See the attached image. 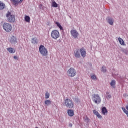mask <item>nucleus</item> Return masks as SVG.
Listing matches in <instances>:
<instances>
[{
	"instance_id": "31",
	"label": "nucleus",
	"mask_w": 128,
	"mask_h": 128,
	"mask_svg": "<svg viewBox=\"0 0 128 128\" xmlns=\"http://www.w3.org/2000/svg\"><path fill=\"white\" fill-rule=\"evenodd\" d=\"M42 4H40V5L39 6L40 8H42Z\"/></svg>"
},
{
	"instance_id": "21",
	"label": "nucleus",
	"mask_w": 128,
	"mask_h": 128,
	"mask_svg": "<svg viewBox=\"0 0 128 128\" xmlns=\"http://www.w3.org/2000/svg\"><path fill=\"white\" fill-rule=\"evenodd\" d=\"M52 6L54 8H58V4L54 0H52Z\"/></svg>"
},
{
	"instance_id": "30",
	"label": "nucleus",
	"mask_w": 128,
	"mask_h": 128,
	"mask_svg": "<svg viewBox=\"0 0 128 128\" xmlns=\"http://www.w3.org/2000/svg\"><path fill=\"white\" fill-rule=\"evenodd\" d=\"M46 98H50V93L48 92H46L45 94Z\"/></svg>"
},
{
	"instance_id": "7",
	"label": "nucleus",
	"mask_w": 128,
	"mask_h": 128,
	"mask_svg": "<svg viewBox=\"0 0 128 128\" xmlns=\"http://www.w3.org/2000/svg\"><path fill=\"white\" fill-rule=\"evenodd\" d=\"M3 28L6 32H10L12 30V25L8 23H4L2 25Z\"/></svg>"
},
{
	"instance_id": "22",
	"label": "nucleus",
	"mask_w": 128,
	"mask_h": 128,
	"mask_svg": "<svg viewBox=\"0 0 128 128\" xmlns=\"http://www.w3.org/2000/svg\"><path fill=\"white\" fill-rule=\"evenodd\" d=\"M74 56L76 58H80V52L78 50H76V52L74 53Z\"/></svg>"
},
{
	"instance_id": "2",
	"label": "nucleus",
	"mask_w": 128,
	"mask_h": 128,
	"mask_svg": "<svg viewBox=\"0 0 128 128\" xmlns=\"http://www.w3.org/2000/svg\"><path fill=\"white\" fill-rule=\"evenodd\" d=\"M92 100L94 104H100V102H102V100L98 94H93L92 95Z\"/></svg>"
},
{
	"instance_id": "24",
	"label": "nucleus",
	"mask_w": 128,
	"mask_h": 128,
	"mask_svg": "<svg viewBox=\"0 0 128 128\" xmlns=\"http://www.w3.org/2000/svg\"><path fill=\"white\" fill-rule=\"evenodd\" d=\"M110 84L111 86H113V88H114V86H116V80H112L110 83Z\"/></svg>"
},
{
	"instance_id": "11",
	"label": "nucleus",
	"mask_w": 128,
	"mask_h": 128,
	"mask_svg": "<svg viewBox=\"0 0 128 128\" xmlns=\"http://www.w3.org/2000/svg\"><path fill=\"white\" fill-rule=\"evenodd\" d=\"M68 114L69 116H74V110L70 109L68 110Z\"/></svg>"
},
{
	"instance_id": "9",
	"label": "nucleus",
	"mask_w": 128,
	"mask_h": 128,
	"mask_svg": "<svg viewBox=\"0 0 128 128\" xmlns=\"http://www.w3.org/2000/svg\"><path fill=\"white\" fill-rule=\"evenodd\" d=\"M106 20L109 24H110V26H114V20L112 18L108 17L106 18Z\"/></svg>"
},
{
	"instance_id": "19",
	"label": "nucleus",
	"mask_w": 128,
	"mask_h": 128,
	"mask_svg": "<svg viewBox=\"0 0 128 128\" xmlns=\"http://www.w3.org/2000/svg\"><path fill=\"white\" fill-rule=\"evenodd\" d=\"M32 42L34 44H38V39L36 38H32Z\"/></svg>"
},
{
	"instance_id": "16",
	"label": "nucleus",
	"mask_w": 128,
	"mask_h": 128,
	"mask_svg": "<svg viewBox=\"0 0 128 128\" xmlns=\"http://www.w3.org/2000/svg\"><path fill=\"white\" fill-rule=\"evenodd\" d=\"M102 114H108V110H106V107H103L102 108Z\"/></svg>"
},
{
	"instance_id": "23",
	"label": "nucleus",
	"mask_w": 128,
	"mask_h": 128,
	"mask_svg": "<svg viewBox=\"0 0 128 128\" xmlns=\"http://www.w3.org/2000/svg\"><path fill=\"white\" fill-rule=\"evenodd\" d=\"M56 24L57 26H58V28H60V30H63L62 26V25H60V22H56Z\"/></svg>"
},
{
	"instance_id": "36",
	"label": "nucleus",
	"mask_w": 128,
	"mask_h": 128,
	"mask_svg": "<svg viewBox=\"0 0 128 128\" xmlns=\"http://www.w3.org/2000/svg\"><path fill=\"white\" fill-rule=\"evenodd\" d=\"M38 128V127H36V128Z\"/></svg>"
},
{
	"instance_id": "26",
	"label": "nucleus",
	"mask_w": 128,
	"mask_h": 128,
	"mask_svg": "<svg viewBox=\"0 0 128 128\" xmlns=\"http://www.w3.org/2000/svg\"><path fill=\"white\" fill-rule=\"evenodd\" d=\"M122 110L124 112V114H126V116H128V111L126 110V108H124V107H122Z\"/></svg>"
},
{
	"instance_id": "33",
	"label": "nucleus",
	"mask_w": 128,
	"mask_h": 128,
	"mask_svg": "<svg viewBox=\"0 0 128 128\" xmlns=\"http://www.w3.org/2000/svg\"><path fill=\"white\" fill-rule=\"evenodd\" d=\"M126 109L128 110V104L126 106Z\"/></svg>"
},
{
	"instance_id": "34",
	"label": "nucleus",
	"mask_w": 128,
	"mask_h": 128,
	"mask_svg": "<svg viewBox=\"0 0 128 128\" xmlns=\"http://www.w3.org/2000/svg\"><path fill=\"white\" fill-rule=\"evenodd\" d=\"M22 0H20L19 2H22Z\"/></svg>"
},
{
	"instance_id": "6",
	"label": "nucleus",
	"mask_w": 128,
	"mask_h": 128,
	"mask_svg": "<svg viewBox=\"0 0 128 128\" xmlns=\"http://www.w3.org/2000/svg\"><path fill=\"white\" fill-rule=\"evenodd\" d=\"M51 37L54 40H57L60 38V32L58 30H53L51 32Z\"/></svg>"
},
{
	"instance_id": "13",
	"label": "nucleus",
	"mask_w": 128,
	"mask_h": 128,
	"mask_svg": "<svg viewBox=\"0 0 128 128\" xmlns=\"http://www.w3.org/2000/svg\"><path fill=\"white\" fill-rule=\"evenodd\" d=\"M10 42L11 44H16V38L14 36H12L11 37Z\"/></svg>"
},
{
	"instance_id": "17",
	"label": "nucleus",
	"mask_w": 128,
	"mask_h": 128,
	"mask_svg": "<svg viewBox=\"0 0 128 128\" xmlns=\"http://www.w3.org/2000/svg\"><path fill=\"white\" fill-rule=\"evenodd\" d=\"M118 40L120 44H121L122 46H124V40L122 38H118Z\"/></svg>"
},
{
	"instance_id": "35",
	"label": "nucleus",
	"mask_w": 128,
	"mask_h": 128,
	"mask_svg": "<svg viewBox=\"0 0 128 128\" xmlns=\"http://www.w3.org/2000/svg\"><path fill=\"white\" fill-rule=\"evenodd\" d=\"M122 50V52H124V50Z\"/></svg>"
},
{
	"instance_id": "32",
	"label": "nucleus",
	"mask_w": 128,
	"mask_h": 128,
	"mask_svg": "<svg viewBox=\"0 0 128 128\" xmlns=\"http://www.w3.org/2000/svg\"><path fill=\"white\" fill-rule=\"evenodd\" d=\"M17 58L18 57L16 56H14V60H16Z\"/></svg>"
},
{
	"instance_id": "5",
	"label": "nucleus",
	"mask_w": 128,
	"mask_h": 128,
	"mask_svg": "<svg viewBox=\"0 0 128 128\" xmlns=\"http://www.w3.org/2000/svg\"><path fill=\"white\" fill-rule=\"evenodd\" d=\"M67 74L70 78H74L76 76V70L71 68L67 71Z\"/></svg>"
},
{
	"instance_id": "10",
	"label": "nucleus",
	"mask_w": 128,
	"mask_h": 128,
	"mask_svg": "<svg viewBox=\"0 0 128 128\" xmlns=\"http://www.w3.org/2000/svg\"><path fill=\"white\" fill-rule=\"evenodd\" d=\"M80 52L82 56V58H86V50H84V48H82L80 50Z\"/></svg>"
},
{
	"instance_id": "3",
	"label": "nucleus",
	"mask_w": 128,
	"mask_h": 128,
	"mask_svg": "<svg viewBox=\"0 0 128 128\" xmlns=\"http://www.w3.org/2000/svg\"><path fill=\"white\" fill-rule=\"evenodd\" d=\"M6 16L9 22H16V16L14 14H12L10 12H8L6 14Z\"/></svg>"
},
{
	"instance_id": "28",
	"label": "nucleus",
	"mask_w": 128,
	"mask_h": 128,
	"mask_svg": "<svg viewBox=\"0 0 128 128\" xmlns=\"http://www.w3.org/2000/svg\"><path fill=\"white\" fill-rule=\"evenodd\" d=\"M25 20H26V22H30V18L28 16H26Z\"/></svg>"
},
{
	"instance_id": "8",
	"label": "nucleus",
	"mask_w": 128,
	"mask_h": 128,
	"mask_svg": "<svg viewBox=\"0 0 128 128\" xmlns=\"http://www.w3.org/2000/svg\"><path fill=\"white\" fill-rule=\"evenodd\" d=\"M70 34L72 36H73V38H78V32L76 31V30H72L70 31Z\"/></svg>"
},
{
	"instance_id": "15",
	"label": "nucleus",
	"mask_w": 128,
	"mask_h": 128,
	"mask_svg": "<svg viewBox=\"0 0 128 128\" xmlns=\"http://www.w3.org/2000/svg\"><path fill=\"white\" fill-rule=\"evenodd\" d=\"M7 50L10 52V54H14L16 50L12 48H7Z\"/></svg>"
},
{
	"instance_id": "20",
	"label": "nucleus",
	"mask_w": 128,
	"mask_h": 128,
	"mask_svg": "<svg viewBox=\"0 0 128 128\" xmlns=\"http://www.w3.org/2000/svg\"><path fill=\"white\" fill-rule=\"evenodd\" d=\"M12 2H13V4H14L15 6H16L18 4V2H20L18 0H12Z\"/></svg>"
},
{
	"instance_id": "12",
	"label": "nucleus",
	"mask_w": 128,
	"mask_h": 128,
	"mask_svg": "<svg viewBox=\"0 0 128 128\" xmlns=\"http://www.w3.org/2000/svg\"><path fill=\"white\" fill-rule=\"evenodd\" d=\"M93 113L98 118H102V115L96 110H93Z\"/></svg>"
},
{
	"instance_id": "38",
	"label": "nucleus",
	"mask_w": 128,
	"mask_h": 128,
	"mask_svg": "<svg viewBox=\"0 0 128 128\" xmlns=\"http://www.w3.org/2000/svg\"><path fill=\"white\" fill-rule=\"evenodd\" d=\"M70 126H72V124L71 125H70Z\"/></svg>"
},
{
	"instance_id": "29",
	"label": "nucleus",
	"mask_w": 128,
	"mask_h": 128,
	"mask_svg": "<svg viewBox=\"0 0 128 128\" xmlns=\"http://www.w3.org/2000/svg\"><path fill=\"white\" fill-rule=\"evenodd\" d=\"M101 72H106V67L102 66L101 68Z\"/></svg>"
},
{
	"instance_id": "18",
	"label": "nucleus",
	"mask_w": 128,
	"mask_h": 128,
	"mask_svg": "<svg viewBox=\"0 0 128 128\" xmlns=\"http://www.w3.org/2000/svg\"><path fill=\"white\" fill-rule=\"evenodd\" d=\"M106 98H107V100H110L112 98V96L110 95V94L108 92H106Z\"/></svg>"
},
{
	"instance_id": "27",
	"label": "nucleus",
	"mask_w": 128,
	"mask_h": 128,
	"mask_svg": "<svg viewBox=\"0 0 128 128\" xmlns=\"http://www.w3.org/2000/svg\"><path fill=\"white\" fill-rule=\"evenodd\" d=\"M90 77L92 80H96V76L94 74H92L90 75Z\"/></svg>"
},
{
	"instance_id": "25",
	"label": "nucleus",
	"mask_w": 128,
	"mask_h": 128,
	"mask_svg": "<svg viewBox=\"0 0 128 128\" xmlns=\"http://www.w3.org/2000/svg\"><path fill=\"white\" fill-rule=\"evenodd\" d=\"M45 104H46V106H50V104H52V101L50 100H45Z\"/></svg>"
},
{
	"instance_id": "14",
	"label": "nucleus",
	"mask_w": 128,
	"mask_h": 128,
	"mask_svg": "<svg viewBox=\"0 0 128 128\" xmlns=\"http://www.w3.org/2000/svg\"><path fill=\"white\" fill-rule=\"evenodd\" d=\"M6 8V4L0 2V10H2Z\"/></svg>"
},
{
	"instance_id": "4",
	"label": "nucleus",
	"mask_w": 128,
	"mask_h": 128,
	"mask_svg": "<svg viewBox=\"0 0 128 128\" xmlns=\"http://www.w3.org/2000/svg\"><path fill=\"white\" fill-rule=\"evenodd\" d=\"M39 52L41 54L42 56H48V50L44 46L40 45L39 47Z\"/></svg>"
},
{
	"instance_id": "37",
	"label": "nucleus",
	"mask_w": 128,
	"mask_h": 128,
	"mask_svg": "<svg viewBox=\"0 0 128 128\" xmlns=\"http://www.w3.org/2000/svg\"><path fill=\"white\" fill-rule=\"evenodd\" d=\"M11 0V2H12V0Z\"/></svg>"
},
{
	"instance_id": "1",
	"label": "nucleus",
	"mask_w": 128,
	"mask_h": 128,
	"mask_svg": "<svg viewBox=\"0 0 128 128\" xmlns=\"http://www.w3.org/2000/svg\"><path fill=\"white\" fill-rule=\"evenodd\" d=\"M64 104L66 108H74V102L70 98H67L64 100Z\"/></svg>"
}]
</instances>
